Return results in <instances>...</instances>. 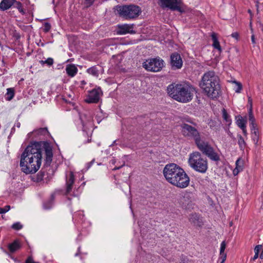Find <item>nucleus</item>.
<instances>
[{"mask_svg": "<svg viewBox=\"0 0 263 263\" xmlns=\"http://www.w3.org/2000/svg\"><path fill=\"white\" fill-rule=\"evenodd\" d=\"M14 4V0H2L0 3V10L5 11L10 8Z\"/></svg>", "mask_w": 263, "mask_h": 263, "instance_id": "nucleus-15", "label": "nucleus"}, {"mask_svg": "<svg viewBox=\"0 0 263 263\" xmlns=\"http://www.w3.org/2000/svg\"><path fill=\"white\" fill-rule=\"evenodd\" d=\"M117 33L118 34H125L126 33H135L133 30L134 24H122L118 25L117 26Z\"/></svg>", "mask_w": 263, "mask_h": 263, "instance_id": "nucleus-13", "label": "nucleus"}, {"mask_svg": "<svg viewBox=\"0 0 263 263\" xmlns=\"http://www.w3.org/2000/svg\"><path fill=\"white\" fill-rule=\"evenodd\" d=\"M231 36L235 39L236 40H238L239 39V34L237 32H233L231 34Z\"/></svg>", "mask_w": 263, "mask_h": 263, "instance_id": "nucleus-41", "label": "nucleus"}, {"mask_svg": "<svg viewBox=\"0 0 263 263\" xmlns=\"http://www.w3.org/2000/svg\"><path fill=\"white\" fill-rule=\"evenodd\" d=\"M93 163L91 161L87 163V168H89Z\"/></svg>", "mask_w": 263, "mask_h": 263, "instance_id": "nucleus-47", "label": "nucleus"}, {"mask_svg": "<svg viewBox=\"0 0 263 263\" xmlns=\"http://www.w3.org/2000/svg\"><path fill=\"white\" fill-rule=\"evenodd\" d=\"M123 165L121 166H119V167H115L113 170H118L119 168H120Z\"/></svg>", "mask_w": 263, "mask_h": 263, "instance_id": "nucleus-49", "label": "nucleus"}, {"mask_svg": "<svg viewBox=\"0 0 263 263\" xmlns=\"http://www.w3.org/2000/svg\"><path fill=\"white\" fill-rule=\"evenodd\" d=\"M197 148L202 154L206 156L210 160L215 162L220 160L219 155L208 142L203 141Z\"/></svg>", "mask_w": 263, "mask_h": 263, "instance_id": "nucleus-9", "label": "nucleus"}, {"mask_svg": "<svg viewBox=\"0 0 263 263\" xmlns=\"http://www.w3.org/2000/svg\"><path fill=\"white\" fill-rule=\"evenodd\" d=\"M44 28L43 31L44 32L47 33L51 29V25L48 22H46L44 24Z\"/></svg>", "mask_w": 263, "mask_h": 263, "instance_id": "nucleus-33", "label": "nucleus"}, {"mask_svg": "<svg viewBox=\"0 0 263 263\" xmlns=\"http://www.w3.org/2000/svg\"><path fill=\"white\" fill-rule=\"evenodd\" d=\"M6 95L7 96L6 99L8 101H10L12 99L14 96V90L13 88H9L7 89V92Z\"/></svg>", "mask_w": 263, "mask_h": 263, "instance_id": "nucleus-25", "label": "nucleus"}, {"mask_svg": "<svg viewBox=\"0 0 263 263\" xmlns=\"http://www.w3.org/2000/svg\"><path fill=\"white\" fill-rule=\"evenodd\" d=\"M82 124L83 125H84V123H83V121H82Z\"/></svg>", "mask_w": 263, "mask_h": 263, "instance_id": "nucleus-58", "label": "nucleus"}, {"mask_svg": "<svg viewBox=\"0 0 263 263\" xmlns=\"http://www.w3.org/2000/svg\"><path fill=\"white\" fill-rule=\"evenodd\" d=\"M98 68H100V67L98 66H92L87 69V72L94 77H98L99 74V69Z\"/></svg>", "mask_w": 263, "mask_h": 263, "instance_id": "nucleus-18", "label": "nucleus"}, {"mask_svg": "<svg viewBox=\"0 0 263 263\" xmlns=\"http://www.w3.org/2000/svg\"><path fill=\"white\" fill-rule=\"evenodd\" d=\"M159 5L162 8H168L172 10H177L180 12H183L182 8L178 5L177 0H159Z\"/></svg>", "mask_w": 263, "mask_h": 263, "instance_id": "nucleus-10", "label": "nucleus"}, {"mask_svg": "<svg viewBox=\"0 0 263 263\" xmlns=\"http://www.w3.org/2000/svg\"><path fill=\"white\" fill-rule=\"evenodd\" d=\"M238 144L240 150L243 151L246 146V143L240 135H238Z\"/></svg>", "mask_w": 263, "mask_h": 263, "instance_id": "nucleus-21", "label": "nucleus"}, {"mask_svg": "<svg viewBox=\"0 0 263 263\" xmlns=\"http://www.w3.org/2000/svg\"><path fill=\"white\" fill-rule=\"evenodd\" d=\"M251 130L252 134H253L255 136H259V132L258 129L256 127V124H253L251 127Z\"/></svg>", "mask_w": 263, "mask_h": 263, "instance_id": "nucleus-29", "label": "nucleus"}, {"mask_svg": "<svg viewBox=\"0 0 263 263\" xmlns=\"http://www.w3.org/2000/svg\"><path fill=\"white\" fill-rule=\"evenodd\" d=\"M241 129H242V130L243 133L244 134V135H247L246 126H245V127H242V128H241Z\"/></svg>", "mask_w": 263, "mask_h": 263, "instance_id": "nucleus-45", "label": "nucleus"}, {"mask_svg": "<svg viewBox=\"0 0 263 263\" xmlns=\"http://www.w3.org/2000/svg\"><path fill=\"white\" fill-rule=\"evenodd\" d=\"M101 89H93L89 91L87 98L85 99V102L88 103H97L99 101L100 92Z\"/></svg>", "mask_w": 263, "mask_h": 263, "instance_id": "nucleus-12", "label": "nucleus"}, {"mask_svg": "<svg viewBox=\"0 0 263 263\" xmlns=\"http://www.w3.org/2000/svg\"><path fill=\"white\" fill-rule=\"evenodd\" d=\"M199 86L207 96L212 99H217L220 95L219 79L213 71H209L203 74Z\"/></svg>", "mask_w": 263, "mask_h": 263, "instance_id": "nucleus-3", "label": "nucleus"}, {"mask_svg": "<svg viewBox=\"0 0 263 263\" xmlns=\"http://www.w3.org/2000/svg\"><path fill=\"white\" fill-rule=\"evenodd\" d=\"M249 102H251V101H252V100L251 99V98H250V97H249Z\"/></svg>", "mask_w": 263, "mask_h": 263, "instance_id": "nucleus-53", "label": "nucleus"}, {"mask_svg": "<svg viewBox=\"0 0 263 263\" xmlns=\"http://www.w3.org/2000/svg\"><path fill=\"white\" fill-rule=\"evenodd\" d=\"M258 138H259V136H255V135L253 136L252 139L255 142V144L257 143V142L258 141Z\"/></svg>", "mask_w": 263, "mask_h": 263, "instance_id": "nucleus-42", "label": "nucleus"}, {"mask_svg": "<svg viewBox=\"0 0 263 263\" xmlns=\"http://www.w3.org/2000/svg\"><path fill=\"white\" fill-rule=\"evenodd\" d=\"M12 228L15 230H19L23 228V226L20 222H15L12 226Z\"/></svg>", "mask_w": 263, "mask_h": 263, "instance_id": "nucleus-32", "label": "nucleus"}, {"mask_svg": "<svg viewBox=\"0 0 263 263\" xmlns=\"http://www.w3.org/2000/svg\"><path fill=\"white\" fill-rule=\"evenodd\" d=\"M45 153V165H50L53 158L52 147L47 141L31 142L21 155L20 165L26 174L36 173L40 168L42 160V150Z\"/></svg>", "mask_w": 263, "mask_h": 263, "instance_id": "nucleus-1", "label": "nucleus"}, {"mask_svg": "<svg viewBox=\"0 0 263 263\" xmlns=\"http://www.w3.org/2000/svg\"><path fill=\"white\" fill-rule=\"evenodd\" d=\"M66 71L69 76L73 77L77 73L78 68L73 64H69L66 66Z\"/></svg>", "mask_w": 263, "mask_h": 263, "instance_id": "nucleus-16", "label": "nucleus"}, {"mask_svg": "<svg viewBox=\"0 0 263 263\" xmlns=\"http://www.w3.org/2000/svg\"><path fill=\"white\" fill-rule=\"evenodd\" d=\"M91 141V139H88L87 142H90Z\"/></svg>", "mask_w": 263, "mask_h": 263, "instance_id": "nucleus-56", "label": "nucleus"}, {"mask_svg": "<svg viewBox=\"0 0 263 263\" xmlns=\"http://www.w3.org/2000/svg\"><path fill=\"white\" fill-rule=\"evenodd\" d=\"M167 92L171 98L182 103L191 101L193 97L191 86L186 84L172 83L167 86Z\"/></svg>", "mask_w": 263, "mask_h": 263, "instance_id": "nucleus-4", "label": "nucleus"}, {"mask_svg": "<svg viewBox=\"0 0 263 263\" xmlns=\"http://www.w3.org/2000/svg\"><path fill=\"white\" fill-rule=\"evenodd\" d=\"M234 82L236 84V85L237 86V88L235 89V92L237 93L240 92V91L242 88V85L241 83L239 82H237V81H234Z\"/></svg>", "mask_w": 263, "mask_h": 263, "instance_id": "nucleus-31", "label": "nucleus"}, {"mask_svg": "<svg viewBox=\"0 0 263 263\" xmlns=\"http://www.w3.org/2000/svg\"><path fill=\"white\" fill-rule=\"evenodd\" d=\"M95 162V159H93L91 161V162L93 163V162Z\"/></svg>", "mask_w": 263, "mask_h": 263, "instance_id": "nucleus-54", "label": "nucleus"}, {"mask_svg": "<svg viewBox=\"0 0 263 263\" xmlns=\"http://www.w3.org/2000/svg\"><path fill=\"white\" fill-rule=\"evenodd\" d=\"M180 126L182 135L188 139L194 140L197 147L204 141L201 140L200 133L195 127L187 123H182Z\"/></svg>", "mask_w": 263, "mask_h": 263, "instance_id": "nucleus-7", "label": "nucleus"}, {"mask_svg": "<svg viewBox=\"0 0 263 263\" xmlns=\"http://www.w3.org/2000/svg\"><path fill=\"white\" fill-rule=\"evenodd\" d=\"M248 12L250 14L251 19H252V16H253V13H252L251 10L250 9H248Z\"/></svg>", "mask_w": 263, "mask_h": 263, "instance_id": "nucleus-46", "label": "nucleus"}, {"mask_svg": "<svg viewBox=\"0 0 263 263\" xmlns=\"http://www.w3.org/2000/svg\"><path fill=\"white\" fill-rule=\"evenodd\" d=\"M220 257L222 259L221 262H222V263H224L225 260H226V258H227L226 253H220Z\"/></svg>", "mask_w": 263, "mask_h": 263, "instance_id": "nucleus-39", "label": "nucleus"}, {"mask_svg": "<svg viewBox=\"0 0 263 263\" xmlns=\"http://www.w3.org/2000/svg\"><path fill=\"white\" fill-rule=\"evenodd\" d=\"M251 41H252V43L253 44H255L256 43L255 39V35L253 34L251 36Z\"/></svg>", "mask_w": 263, "mask_h": 263, "instance_id": "nucleus-43", "label": "nucleus"}, {"mask_svg": "<svg viewBox=\"0 0 263 263\" xmlns=\"http://www.w3.org/2000/svg\"><path fill=\"white\" fill-rule=\"evenodd\" d=\"M226 247V243L224 241H223L220 245V253H224V250Z\"/></svg>", "mask_w": 263, "mask_h": 263, "instance_id": "nucleus-36", "label": "nucleus"}, {"mask_svg": "<svg viewBox=\"0 0 263 263\" xmlns=\"http://www.w3.org/2000/svg\"><path fill=\"white\" fill-rule=\"evenodd\" d=\"M256 6L257 8L258 9V7H259V2H257V4L256 5Z\"/></svg>", "mask_w": 263, "mask_h": 263, "instance_id": "nucleus-51", "label": "nucleus"}, {"mask_svg": "<svg viewBox=\"0 0 263 263\" xmlns=\"http://www.w3.org/2000/svg\"><path fill=\"white\" fill-rule=\"evenodd\" d=\"M10 209V205H6L4 208H0V214H3L7 212Z\"/></svg>", "mask_w": 263, "mask_h": 263, "instance_id": "nucleus-35", "label": "nucleus"}, {"mask_svg": "<svg viewBox=\"0 0 263 263\" xmlns=\"http://www.w3.org/2000/svg\"><path fill=\"white\" fill-rule=\"evenodd\" d=\"M180 263H191V261L188 259L187 257L182 255L180 257Z\"/></svg>", "mask_w": 263, "mask_h": 263, "instance_id": "nucleus-34", "label": "nucleus"}, {"mask_svg": "<svg viewBox=\"0 0 263 263\" xmlns=\"http://www.w3.org/2000/svg\"><path fill=\"white\" fill-rule=\"evenodd\" d=\"M249 121L251 122V124L252 125L255 124V118L253 116L252 109H250V111L249 112Z\"/></svg>", "mask_w": 263, "mask_h": 263, "instance_id": "nucleus-30", "label": "nucleus"}, {"mask_svg": "<svg viewBox=\"0 0 263 263\" xmlns=\"http://www.w3.org/2000/svg\"><path fill=\"white\" fill-rule=\"evenodd\" d=\"M74 180V175L72 172H70L68 177L66 178L65 195H68L72 191Z\"/></svg>", "mask_w": 263, "mask_h": 263, "instance_id": "nucleus-14", "label": "nucleus"}, {"mask_svg": "<svg viewBox=\"0 0 263 263\" xmlns=\"http://www.w3.org/2000/svg\"><path fill=\"white\" fill-rule=\"evenodd\" d=\"M220 263H222V262H221Z\"/></svg>", "mask_w": 263, "mask_h": 263, "instance_id": "nucleus-59", "label": "nucleus"}, {"mask_svg": "<svg viewBox=\"0 0 263 263\" xmlns=\"http://www.w3.org/2000/svg\"><path fill=\"white\" fill-rule=\"evenodd\" d=\"M81 83H82V84H85L86 82L84 81H81Z\"/></svg>", "mask_w": 263, "mask_h": 263, "instance_id": "nucleus-52", "label": "nucleus"}, {"mask_svg": "<svg viewBox=\"0 0 263 263\" xmlns=\"http://www.w3.org/2000/svg\"><path fill=\"white\" fill-rule=\"evenodd\" d=\"M188 163L194 171L204 174L208 168V160L203 158L199 152H194L190 154Z\"/></svg>", "mask_w": 263, "mask_h": 263, "instance_id": "nucleus-6", "label": "nucleus"}, {"mask_svg": "<svg viewBox=\"0 0 263 263\" xmlns=\"http://www.w3.org/2000/svg\"><path fill=\"white\" fill-rule=\"evenodd\" d=\"M94 1L95 0H85L84 4L86 7H89L93 4Z\"/></svg>", "mask_w": 263, "mask_h": 263, "instance_id": "nucleus-37", "label": "nucleus"}, {"mask_svg": "<svg viewBox=\"0 0 263 263\" xmlns=\"http://www.w3.org/2000/svg\"><path fill=\"white\" fill-rule=\"evenodd\" d=\"M164 61L157 57L147 60L143 63V67L147 71L158 72L164 67Z\"/></svg>", "mask_w": 263, "mask_h": 263, "instance_id": "nucleus-8", "label": "nucleus"}, {"mask_svg": "<svg viewBox=\"0 0 263 263\" xmlns=\"http://www.w3.org/2000/svg\"><path fill=\"white\" fill-rule=\"evenodd\" d=\"M258 254H258L257 253H255L254 257L251 258V260H255V259H256L258 257Z\"/></svg>", "mask_w": 263, "mask_h": 263, "instance_id": "nucleus-44", "label": "nucleus"}, {"mask_svg": "<svg viewBox=\"0 0 263 263\" xmlns=\"http://www.w3.org/2000/svg\"><path fill=\"white\" fill-rule=\"evenodd\" d=\"M212 39L213 40V46L217 49L219 52L222 51L221 46L220 45L219 42L218 40V39L216 36V35L215 33L212 34Z\"/></svg>", "mask_w": 263, "mask_h": 263, "instance_id": "nucleus-19", "label": "nucleus"}, {"mask_svg": "<svg viewBox=\"0 0 263 263\" xmlns=\"http://www.w3.org/2000/svg\"><path fill=\"white\" fill-rule=\"evenodd\" d=\"M239 171H240V169L238 168V170H236L235 171V175L237 174Z\"/></svg>", "mask_w": 263, "mask_h": 263, "instance_id": "nucleus-50", "label": "nucleus"}, {"mask_svg": "<svg viewBox=\"0 0 263 263\" xmlns=\"http://www.w3.org/2000/svg\"><path fill=\"white\" fill-rule=\"evenodd\" d=\"M222 118L224 119V120L226 121V122L228 124L230 125L231 124V119H230V116L228 114L227 110L223 108L222 110Z\"/></svg>", "mask_w": 263, "mask_h": 263, "instance_id": "nucleus-23", "label": "nucleus"}, {"mask_svg": "<svg viewBox=\"0 0 263 263\" xmlns=\"http://www.w3.org/2000/svg\"><path fill=\"white\" fill-rule=\"evenodd\" d=\"M237 125L240 128L242 127H245L246 126V121L242 119L241 117H239L238 119L236 121Z\"/></svg>", "mask_w": 263, "mask_h": 263, "instance_id": "nucleus-27", "label": "nucleus"}, {"mask_svg": "<svg viewBox=\"0 0 263 263\" xmlns=\"http://www.w3.org/2000/svg\"><path fill=\"white\" fill-rule=\"evenodd\" d=\"M78 255H79V253H77L75 255L78 256Z\"/></svg>", "mask_w": 263, "mask_h": 263, "instance_id": "nucleus-57", "label": "nucleus"}, {"mask_svg": "<svg viewBox=\"0 0 263 263\" xmlns=\"http://www.w3.org/2000/svg\"><path fill=\"white\" fill-rule=\"evenodd\" d=\"M114 9L115 14L125 20L136 18L141 13L140 7L135 5H117Z\"/></svg>", "mask_w": 263, "mask_h": 263, "instance_id": "nucleus-5", "label": "nucleus"}, {"mask_svg": "<svg viewBox=\"0 0 263 263\" xmlns=\"http://www.w3.org/2000/svg\"><path fill=\"white\" fill-rule=\"evenodd\" d=\"M93 163L91 161L87 163V168H89Z\"/></svg>", "mask_w": 263, "mask_h": 263, "instance_id": "nucleus-48", "label": "nucleus"}, {"mask_svg": "<svg viewBox=\"0 0 263 263\" xmlns=\"http://www.w3.org/2000/svg\"><path fill=\"white\" fill-rule=\"evenodd\" d=\"M20 248V245L17 240H15L12 243H10L8 246V248L10 252L13 253L19 249Z\"/></svg>", "mask_w": 263, "mask_h": 263, "instance_id": "nucleus-20", "label": "nucleus"}, {"mask_svg": "<svg viewBox=\"0 0 263 263\" xmlns=\"http://www.w3.org/2000/svg\"><path fill=\"white\" fill-rule=\"evenodd\" d=\"M239 161H240L239 159H238L236 161V167H235V168L234 169V171H233V173H234V174H235V171H236V170H238V168H239V169H240V170H242V169L241 168V167L239 166V164H238V163H239Z\"/></svg>", "mask_w": 263, "mask_h": 263, "instance_id": "nucleus-40", "label": "nucleus"}, {"mask_svg": "<svg viewBox=\"0 0 263 263\" xmlns=\"http://www.w3.org/2000/svg\"><path fill=\"white\" fill-rule=\"evenodd\" d=\"M163 173L167 181L174 186L183 189L189 185V177L183 168L175 163L166 164Z\"/></svg>", "mask_w": 263, "mask_h": 263, "instance_id": "nucleus-2", "label": "nucleus"}, {"mask_svg": "<svg viewBox=\"0 0 263 263\" xmlns=\"http://www.w3.org/2000/svg\"><path fill=\"white\" fill-rule=\"evenodd\" d=\"M13 6L14 8H17L22 14H24L25 13L23 8L22 4L20 2L14 0V4H13Z\"/></svg>", "mask_w": 263, "mask_h": 263, "instance_id": "nucleus-22", "label": "nucleus"}, {"mask_svg": "<svg viewBox=\"0 0 263 263\" xmlns=\"http://www.w3.org/2000/svg\"><path fill=\"white\" fill-rule=\"evenodd\" d=\"M261 248H262V245H257L254 248L255 253H257L259 254V251H260V249H261Z\"/></svg>", "mask_w": 263, "mask_h": 263, "instance_id": "nucleus-38", "label": "nucleus"}, {"mask_svg": "<svg viewBox=\"0 0 263 263\" xmlns=\"http://www.w3.org/2000/svg\"><path fill=\"white\" fill-rule=\"evenodd\" d=\"M171 65L173 69H180L182 66V60L180 55L178 52L173 53L170 57Z\"/></svg>", "mask_w": 263, "mask_h": 263, "instance_id": "nucleus-11", "label": "nucleus"}, {"mask_svg": "<svg viewBox=\"0 0 263 263\" xmlns=\"http://www.w3.org/2000/svg\"><path fill=\"white\" fill-rule=\"evenodd\" d=\"M40 63L42 65H44L45 64H46L48 66H51L53 64V60L52 58H49L46 60L43 61L41 60L40 61Z\"/></svg>", "mask_w": 263, "mask_h": 263, "instance_id": "nucleus-28", "label": "nucleus"}, {"mask_svg": "<svg viewBox=\"0 0 263 263\" xmlns=\"http://www.w3.org/2000/svg\"><path fill=\"white\" fill-rule=\"evenodd\" d=\"M44 176L45 171L42 169L36 175L31 177V180L35 182H40L43 180Z\"/></svg>", "mask_w": 263, "mask_h": 263, "instance_id": "nucleus-17", "label": "nucleus"}, {"mask_svg": "<svg viewBox=\"0 0 263 263\" xmlns=\"http://www.w3.org/2000/svg\"><path fill=\"white\" fill-rule=\"evenodd\" d=\"M232 224H233L232 222H231L230 223V226H232Z\"/></svg>", "mask_w": 263, "mask_h": 263, "instance_id": "nucleus-55", "label": "nucleus"}, {"mask_svg": "<svg viewBox=\"0 0 263 263\" xmlns=\"http://www.w3.org/2000/svg\"><path fill=\"white\" fill-rule=\"evenodd\" d=\"M199 220V217L197 214L194 213V214H192L190 215V221L191 222H193L194 224H197V223H198Z\"/></svg>", "mask_w": 263, "mask_h": 263, "instance_id": "nucleus-26", "label": "nucleus"}, {"mask_svg": "<svg viewBox=\"0 0 263 263\" xmlns=\"http://www.w3.org/2000/svg\"><path fill=\"white\" fill-rule=\"evenodd\" d=\"M34 133L38 135H49V133L47 127L40 128L38 129L34 130Z\"/></svg>", "mask_w": 263, "mask_h": 263, "instance_id": "nucleus-24", "label": "nucleus"}]
</instances>
